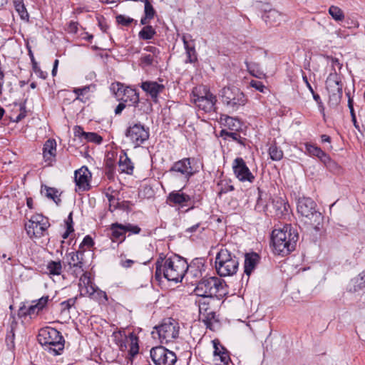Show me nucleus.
Instances as JSON below:
<instances>
[{"mask_svg": "<svg viewBox=\"0 0 365 365\" xmlns=\"http://www.w3.org/2000/svg\"><path fill=\"white\" fill-rule=\"evenodd\" d=\"M14 5L16 11L23 20H29V14L24 4L23 0H14Z\"/></svg>", "mask_w": 365, "mask_h": 365, "instance_id": "nucleus-34", "label": "nucleus"}, {"mask_svg": "<svg viewBox=\"0 0 365 365\" xmlns=\"http://www.w3.org/2000/svg\"><path fill=\"white\" fill-rule=\"evenodd\" d=\"M194 292L199 297L205 298L216 297L220 299L225 294L226 290L221 279L212 277L198 282Z\"/></svg>", "mask_w": 365, "mask_h": 365, "instance_id": "nucleus-3", "label": "nucleus"}, {"mask_svg": "<svg viewBox=\"0 0 365 365\" xmlns=\"http://www.w3.org/2000/svg\"><path fill=\"white\" fill-rule=\"evenodd\" d=\"M56 154V143L53 139L46 141L43 148V157L46 165H51L55 160Z\"/></svg>", "mask_w": 365, "mask_h": 365, "instance_id": "nucleus-19", "label": "nucleus"}, {"mask_svg": "<svg viewBox=\"0 0 365 365\" xmlns=\"http://www.w3.org/2000/svg\"><path fill=\"white\" fill-rule=\"evenodd\" d=\"M239 267V262L235 255L227 249H221L215 257V269L220 277L234 275Z\"/></svg>", "mask_w": 365, "mask_h": 365, "instance_id": "nucleus-5", "label": "nucleus"}, {"mask_svg": "<svg viewBox=\"0 0 365 365\" xmlns=\"http://www.w3.org/2000/svg\"><path fill=\"white\" fill-rule=\"evenodd\" d=\"M190 200V196L181 192L180 190L171 192L167 197V202L170 205H179L181 206L187 205Z\"/></svg>", "mask_w": 365, "mask_h": 365, "instance_id": "nucleus-23", "label": "nucleus"}, {"mask_svg": "<svg viewBox=\"0 0 365 365\" xmlns=\"http://www.w3.org/2000/svg\"><path fill=\"white\" fill-rule=\"evenodd\" d=\"M348 106H349V108L350 110L351 121H352V123L354 124V126L355 127L356 129H357L359 131H360L359 125V123L356 121V118L355 112H354V110L353 101H352V99L350 97H349Z\"/></svg>", "mask_w": 365, "mask_h": 365, "instance_id": "nucleus-44", "label": "nucleus"}, {"mask_svg": "<svg viewBox=\"0 0 365 365\" xmlns=\"http://www.w3.org/2000/svg\"><path fill=\"white\" fill-rule=\"evenodd\" d=\"M81 292H80V295L82 297L88 296L92 298L93 295L96 294V290L98 289L97 287L93 284L92 281L91 280V284L88 285L86 287L82 288Z\"/></svg>", "mask_w": 365, "mask_h": 365, "instance_id": "nucleus-39", "label": "nucleus"}, {"mask_svg": "<svg viewBox=\"0 0 365 365\" xmlns=\"http://www.w3.org/2000/svg\"><path fill=\"white\" fill-rule=\"evenodd\" d=\"M84 139L88 142L95 143L96 144H100L103 140L102 137L96 133H86Z\"/></svg>", "mask_w": 365, "mask_h": 365, "instance_id": "nucleus-45", "label": "nucleus"}, {"mask_svg": "<svg viewBox=\"0 0 365 365\" xmlns=\"http://www.w3.org/2000/svg\"><path fill=\"white\" fill-rule=\"evenodd\" d=\"M91 178V173L85 166L75 171L76 191L80 192L88 190L90 187L89 182Z\"/></svg>", "mask_w": 365, "mask_h": 365, "instance_id": "nucleus-15", "label": "nucleus"}, {"mask_svg": "<svg viewBox=\"0 0 365 365\" xmlns=\"http://www.w3.org/2000/svg\"><path fill=\"white\" fill-rule=\"evenodd\" d=\"M179 331L178 322L174 319L168 318L159 326L155 327L151 335L154 339H159L161 344H167L178 337Z\"/></svg>", "mask_w": 365, "mask_h": 365, "instance_id": "nucleus-7", "label": "nucleus"}, {"mask_svg": "<svg viewBox=\"0 0 365 365\" xmlns=\"http://www.w3.org/2000/svg\"><path fill=\"white\" fill-rule=\"evenodd\" d=\"M214 347L213 361L215 365H228L230 361L229 352L217 339L212 341Z\"/></svg>", "mask_w": 365, "mask_h": 365, "instance_id": "nucleus-16", "label": "nucleus"}, {"mask_svg": "<svg viewBox=\"0 0 365 365\" xmlns=\"http://www.w3.org/2000/svg\"><path fill=\"white\" fill-rule=\"evenodd\" d=\"M306 150L311 155L316 156L318 158H321L324 153L320 148L311 144L306 145Z\"/></svg>", "mask_w": 365, "mask_h": 365, "instance_id": "nucleus-42", "label": "nucleus"}, {"mask_svg": "<svg viewBox=\"0 0 365 365\" xmlns=\"http://www.w3.org/2000/svg\"><path fill=\"white\" fill-rule=\"evenodd\" d=\"M247 68L249 71V72L254 76L260 78L261 76L262 75V73L259 71L258 70L256 71L255 69V64H250L246 62Z\"/></svg>", "mask_w": 365, "mask_h": 365, "instance_id": "nucleus-54", "label": "nucleus"}, {"mask_svg": "<svg viewBox=\"0 0 365 365\" xmlns=\"http://www.w3.org/2000/svg\"><path fill=\"white\" fill-rule=\"evenodd\" d=\"M250 86L262 93L264 92V89L265 88V86L261 81L256 80H252L250 81Z\"/></svg>", "mask_w": 365, "mask_h": 365, "instance_id": "nucleus-56", "label": "nucleus"}, {"mask_svg": "<svg viewBox=\"0 0 365 365\" xmlns=\"http://www.w3.org/2000/svg\"><path fill=\"white\" fill-rule=\"evenodd\" d=\"M184 47L186 50L187 60L186 62L193 63L197 61V54L194 46H190L185 37H182Z\"/></svg>", "mask_w": 365, "mask_h": 365, "instance_id": "nucleus-31", "label": "nucleus"}, {"mask_svg": "<svg viewBox=\"0 0 365 365\" xmlns=\"http://www.w3.org/2000/svg\"><path fill=\"white\" fill-rule=\"evenodd\" d=\"M298 238L297 232L291 225L274 229L271 237L274 252L282 256L289 254L295 249Z\"/></svg>", "mask_w": 365, "mask_h": 365, "instance_id": "nucleus-2", "label": "nucleus"}, {"mask_svg": "<svg viewBox=\"0 0 365 365\" xmlns=\"http://www.w3.org/2000/svg\"><path fill=\"white\" fill-rule=\"evenodd\" d=\"M218 185L221 186L220 190L219 192V195H221L222 193H226L228 191H232L234 190L233 185H229L226 182L225 185L223 184V181H222L220 183L218 184Z\"/></svg>", "mask_w": 365, "mask_h": 365, "instance_id": "nucleus-57", "label": "nucleus"}, {"mask_svg": "<svg viewBox=\"0 0 365 365\" xmlns=\"http://www.w3.org/2000/svg\"><path fill=\"white\" fill-rule=\"evenodd\" d=\"M62 264L61 261H49L46 264V272L49 275H60L62 272Z\"/></svg>", "mask_w": 365, "mask_h": 365, "instance_id": "nucleus-30", "label": "nucleus"}, {"mask_svg": "<svg viewBox=\"0 0 365 365\" xmlns=\"http://www.w3.org/2000/svg\"><path fill=\"white\" fill-rule=\"evenodd\" d=\"M110 90L115 93L117 98H120L123 102H129L130 106H137L139 102V96L135 89L130 87H125L123 84L117 82L110 86Z\"/></svg>", "mask_w": 365, "mask_h": 365, "instance_id": "nucleus-10", "label": "nucleus"}, {"mask_svg": "<svg viewBox=\"0 0 365 365\" xmlns=\"http://www.w3.org/2000/svg\"><path fill=\"white\" fill-rule=\"evenodd\" d=\"M312 94L313 96L314 100L317 102V103L318 105L319 109L321 111H323L324 108V105L321 100L320 96L317 93H315L314 91H313V93H312Z\"/></svg>", "mask_w": 365, "mask_h": 365, "instance_id": "nucleus-59", "label": "nucleus"}, {"mask_svg": "<svg viewBox=\"0 0 365 365\" xmlns=\"http://www.w3.org/2000/svg\"><path fill=\"white\" fill-rule=\"evenodd\" d=\"M328 59L330 60L331 66L334 68V72H336L335 67H337L339 70L341 68L342 65L340 63L338 58H333V57H328Z\"/></svg>", "mask_w": 365, "mask_h": 365, "instance_id": "nucleus-60", "label": "nucleus"}, {"mask_svg": "<svg viewBox=\"0 0 365 365\" xmlns=\"http://www.w3.org/2000/svg\"><path fill=\"white\" fill-rule=\"evenodd\" d=\"M329 13L335 21H340L344 19L343 11L338 6H331L329 9Z\"/></svg>", "mask_w": 365, "mask_h": 365, "instance_id": "nucleus-38", "label": "nucleus"}, {"mask_svg": "<svg viewBox=\"0 0 365 365\" xmlns=\"http://www.w3.org/2000/svg\"><path fill=\"white\" fill-rule=\"evenodd\" d=\"M111 238L113 241L120 240L122 242L125 240V228L124 225L115 222L110 225Z\"/></svg>", "mask_w": 365, "mask_h": 365, "instance_id": "nucleus-25", "label": "nucleus"}, {"mask_svg": "<svg viewBox=\"0 0 365 365\" xmlns=\"http://www.w3.org/2000/svg\"><path fill=\"white\" fill-rule=\"evenodd\" d=\"M93 239L87 235L84 237L82 243L81 244V245H83V246H86L88 247H91V246H93Z\"/></svg>", "mask_w": 365, "mask_h": 365, "instance_id": "nucleus-62", "label": "nucleus"}, {"mask_svg": "<svg viewBox=\"0 0 365 365\" xmlns=\"http://www.w3.org/2000/svg\"><path fill=\"white\" fill-rule=\"evenodd\" d=\"M343 93H329V103L331 106H336L341 101Z\"/></svg>", "mask_w": 365, "mask_h": 365, "instance_id": "nucleus-46", "label": "nucleus"}, {"mask_svg": "<svg viewBox=\"0 0 365 365\" xmlns=\"http://www.w3.org/2000/svg\"><path fill=\"white\" fill-rule=\"evenodd\" d=\"M77 300V297L70 298L66 301H63L61 303V306L62 307V310H69L71 307H73Z\"/></svg>", "mask_w": 365, "mask_h": 365, "instance_id": "nucleus-49", "label": "nucleus"}, {"mask_svg": "<svg viewBox=\"0 0 365 365\" xmlns=\"http://www.w3.org/2000/svg\"><path fill=\"white\" fill-rule=\"evenodd\" d=\"M125 232H131L133 234H138L140 232V228L137 225H133L132 224L124 225Z\"/></svg>", "mask_w": 365, "mask_h": 365, "instance_id": "nucleus-52", "label": "nucleus"}, {"mask_svg": "<svg viewBox=\"0 0 365 365\" xmlns=\"http://www.w3.org/2000/svg\"><path fill=\"white\" fill-rule=\"evenodd\" d=\"M125 135L135 147H138L148 140L149 128L140 123H134L127 128Z\"/></svg>", "mask_w": 365, "mask_h": 365, "instance_id": "nucleus-12", "label": "nucleus"}, {"mask_svg": "<svg viewBox=\"0 0 365 365\" xmlns=\"http://www.w3.org/2000/svg\"><path fill=\"white\" fill-rule=\"evenodd\" d=\"M48 227V223L36 224V222H34V220H29L25 225L26 232L31 238L41 237L43 235Z\"/></svg>", "mask_w": 365, "mask_h": 365, "instance_id": "nucleus-18", "label": "nucleus"}, {"mask_svg": "<svg viewBox=\"0 0 365 365\" xmlns=\"http://www.w3.org/2000/svg\"><path fill=\"white\" fill-rule=\"evenodd\" d=\"M269 155L272 160L278 161L283 158V152L275 144L271 145L269 148Z\"/></svg>", "mask_w": 365, "mask_h": 365, "instance_id": "nucleus-37", "label": "nucleus"}, {"mask_svg": "<svg viewBox=\"0 0 365 365\" xmlns=\"http://www.w3.org/2000/svg\"><path fill=\"white\" fill-rule=\"evenodd\" d=\"M282 14L275 9L268 11L265 16V21L270 25L279 24L282 20Z\"/></svg>", "mask_w": 365, "mask_h": 365, "instance_id": "nucleus-32", "label": "nucleus"}, {"mask_svg": "<svg viewBox=\"0 0 365 365\" xmlns=\"http://www.w3.org/2000/svg\"><path fill=\"white\" fill-rule=\"evenodd\" d=\"M232 168L236 178L241 182H252L255 176L250 172L245 160L241 158H236L232 165Z\"/></svg>", "mask_w": 365, "mask_h": 365, "instance_id": "nucleus-14", "label": "nucleus"}, {"mask_svg": "<svg viewBox=\"0 0 365 365\" xmlns=\"http://www.w3.org/2000/svg\"><path fill=\"white\" fill-rule=\"evenodd\" d=\"M91 278L88 275V274L86 272L83 273L80 279H79V282H78V288H79V291L80 292H81V289H83L82 288L83 287H86L88 285H89L91 284Z\"/></svg>", "mask_w": 365, "mask_h": 365, "instance_id": "nucleus-47", "label": "nucleus"}, {"mask_svg": "<svg viewBox=\"0 0 365 365\" xmlns=\"http://www.w3.org/2000/svg\"><path fill=\"white\" fill-rule=\"evenodd\" d=\"M156 34V31L152 26H145L138 33V37L142 40H150Z\"/></svg>", "mask_w": 365, "mask_h": 365, "instance_id": "nucleus-33", "label": "nucleus"}, {"mask_svg": "<svg viewBox=\"0 0 365 365\" xmlns=\"http://www.w3.org/2000/svg\"><path fill=\"white\" fill-rule=\"evenodd\" d=\"M142 89L150 96L153 100L156 102L158 96L161 93L165 87L155 81H145L141 84Z\"/></svg>", "mask_w": 365, "mask_h": 365, "instance_id": "nucleus-20", "label": "nucleus"}, {"mask_svg": "<svg viewBox=\"0 0 365 365\" xmlns=\"http://www.w3.org/2000/svg\"><path fill=\"white\" fill-rule=\"evenodd\" d=\"M319 159L326 165H329L331 163L330 157L324 152Z\"/></svg>", "mask_w": 365, "mask_h": 365, "instance_id": "nucleus-63", "label": "nucleus"}, {"mask_svg": "<svg viewBox=\"0 0 365 365\" xmlns=\"http://www.w3.org/2000/svg\"><path fill=\"white\" fill-rule=\"evenodd\" d=\"M41 310L35 304L31 305L29 307L26 306L21 307L18 312L19 317H29L30 319L35 318Z\"/></svg>", "mask_w": 365, "mask_h": 365, "instance_id": "nucleus-27", "label": "nucleus"}, {"mask_svg": "<svg viewBox=\"0 0 365 365\" xmlns=\"http://www.w3.org/2000/svg\"><path fill=\"white\" fill-rule=\"evenodd\" d=\"M48 302V296H43L34 302H36L35 305L41 311L46 307Z\"/></svg>", "mask_w": 365, "mask_h": 365, "instance_id": "nucleus-53", "label": "nucleus"}, {"mask_svg": "<svg viewBox=\"0 0 365 365\" xmlns=\"http://www.w3.org/2000/svg\"><path fill=\"white\" fill-rule=\"evenodd\" d=\"M127 342L130 343V353L132 356H134L138 353V338L133 333L129 334L128 336L126 337Z\"/></svg>", "mask_w": 365, "mask_h": 365, "instance_id": "nucleus-35", "label": "nucleus"}, {"mask_svg": "<svg viewBox=\"0 0 365 365\" xmlns=\"http://www.w3.org/2000/svg\"><path fill=\"white\" fill-rule=\"evenodd\" d=\"M91 86H87L82 88H74L73 92L77 95L76 100L80 99V96L83 95L85 93L90 91Z\"/></svg>", "mask_w": 365, "mask_h": 365, "instance_id": "nucleus-55", "label": "nucleus"}, {"mask_svg": "<svg viewBox=\"0 0 365 365\" xmlns=\"http://www.w3.org/2000/svg\"><path fill=\"white\" fill-rule=\"evenodd\" d=\"M355 283L354 291L356 292L365 287V270L359 274L357 277L354 279Z\"/></svg>", "mask_w": 365, "mask_h": 365, "instance_id": "nucleus-40", "label": "nucleus"}, {"mask_svg": "<svg viewBox=\"0 0 365 365\" xmlns=\"http://www.w3.org/2000/svg\"><path fill=\"white\" fill-rule=\"evenodd\" d=\"M78 31V24L76 22H70L68 26V31L70 33H76Z\"/></svg>", "mask_w": 365, "mask_h": 365, "instance_id": "nucleus-64", "label": "nucleus"}, {"mask_svg": "<svg viewBox=\"0 0 365 365\" xmlns=\"http://www.w3.org/2000/svg\"><path fill=\"white\" fill-rule=\"evenodd\" d=\"M329 93H343L342 83L336 72L331 73L326 81Z\"/></svg>", "mask_w": 365, "mask_h": 365, "instance_id": "nucleus-21", "label": "nucleus"}, {"mask_svg": "<svg viewBox=\"0 0 365 365\" xmlns=\"http://www.w3.org/2000/svg\"><path fill=\"white\" fill-rule=\"evenodd\" d=\"M83 264H73L68 267V272L75 277H77L82 271Z\"/></svg>", "mask_w": 365, "mask_h": 365, "instance_id": "nucleus-51", "label": "nucleus"}, {"mask_svg": "<svg viewBox=\"0 0 365 365\" xmlns=\"http://www.w3.org/2000/svg\"><path fill=\"white\" fill-rule=\"evenodd\" d=\"M259 256L255 253H247L245 257V273L250 275L259 262Z\"/></svg>", "mask_w": 365, "mask_h": 365, "instance_id": "nucleus-24", "label": "nucleus"}, {"mask_svg": "<svg viewBox=\"0 0 365 365\" xmlns=\"http://www.w3.org/2000/svg\"><path fill=\"white\" fill-rule=\"evenodd\" d=\"M116 21L118 24H121L122 26H128L132 22L134 21V19L130 17L120 14V15L116 16Z\"/></svg>", "mask_w": 365, "mask_h": 365, "instance_id": "nucleus-48", "label": "nucleus"}, {"mask_svg": "<svg viewBox=\"0 0 365 365\" xmlns=\"http://www.w3.org/2000/svg\"><path fill=\"white\" fill-rule=\"evenodd\" d=\"M191 158H185L180 160L172 165L169 170V173L180 176L184 181L187 182L195 171L191 165Z\"/></svg>", "mask_w": 365, "mask_h": 365, "instance_id": "nucleus-13", "label": "nucleus"}, {"mask_svg": "<svg viewBox=\"0 0 365 365\" xmlns=\"http://www.w3.org/2000/svg\"><path fill=\"white\" fill-rule=\"evenodd\" d=\"M155 277L157 280H160L163 277L168 281L180 282L185 277L187 269V261L178 256L174 255L169 258H159L155 262Z\"/></svg>", "mask_w": 365, "mask_h": 365, "instance_id": "nucleus-1", "label": "nucleus"}, {"mask_svg": "<svg viewBox=\"0 0 365 365\" xmlns=\"http://www.w3.org/2000/svg\"><path fill=\"white\" fill-rule=\"evenodd\" d=\"M192 101L199 108L206 113L215 112L217 102L216 96L205 86H199L192 90Z\"/></svg>", "mask_w": 365, "mask_h": 365, "instance_id": "nucleus-8", "label": "nucleus"}, {"mask_svg": "<svg viewBox=\"0 0 365 365\" xmlns=\"http://www.w3.org/2000/svg\"><path fill=\"white\" fill-rule=\"evenodd\" d=\"M41 192L46 197L53 200L56 203V205H59L61 201L59 197L58 190L54 187H50L46 185L42 186Z\"/></svg>", "mask_w": 365, "mask_h": 365, "instance_id": "nucleus-29", "label": "nucleus"}, {"mask_svg": "<svg viewBox=\"0 0 365 365\" xmlns=\"http://www.w3.org/2000/svg\"><path fill=\"white\" fill-rule=\"evenodd\" d=\"M150 357L155 365H174L177 361L175 354L162 346L152 348Z\"/></svg>", "mask_w": 365, "mask_h": 365, "instance_id": "nucleus-11", "label": "nucleus"}, {"mask_svg": "<svg viewBox=\"0 0 365 365\" xmlns=\"http://www.w3.org/2000/svg\"><path fill=\"white\" fill-rule=\"evenodd\" d=\"M159 63V56L151 54L142 53L140 58V66L142 68L148 66L156 67Z\"/></svg>", "mask_w": 365, "mask_h": 365, "instance_id": "nucleus-28", "label": "nucleus"}, {"mask_svg": "<svg viewBox=\"0 0 365 365\" xmlns=\"http://www.w3.org/2000/svg\"><path fill=\"white\" fill-rule=\"evenodd\" d=\"M118 166L121 173L131 175L133 172V163L125 153L120 156Z\"/></svg>", "mask_w": 365, "mask_h": 365, "instance_id": "nucleus-26", "label": "nucleus"}, {"mask_svg": "<svg viewBox=\"0 0 365 365\" xmlns=\"http://www.w3.org/2000/svg\"><path fill=\"white\" fill-rule=\"evenodd\" d=\"M31 61L33 63V69L35 73L41 78L46 79L47 77V73L43 71L40 67L38 66L37 63L35 61L33 54L30 52Z\"/></svg>", "mask_w": 365, "mask_h": 365, "instance_id": "nucleus-43", "label": "nucleus"}, {"mask_svg": "<svg viewBox=\"0 0 365 365\" xmlns=\"http://www.w3.org/2000/svg\"><path fill=\"white\" fill-rule=\"evenodd\" d=\"M221 120H224L225 125L230 130H237L240 128V122L237 118L226 115L224 118H221Z\"/></svg>", "mask_w": 365, "mask_h": 365, "instance_id": "nucleus-36", "label": "nucleus"}, {"mask_svg": "<svg viewBox=\"0 0 365 365\" xmlns=\"http://www.w3.org/2000/svg\"><path fill=\"white\" fill-rule=\"evenodd\" d=\"M92 298L99 300L101 299L102 298H103L105 300L108 299L106 292L100 290L98 288L96 290V294L93 295Z\"/></svg>", "mask_w": 365, "mask_h": 365, "instance_id": "nucleus-61", "label": "nucleus"}, {"mask_svg": "<svg viewBox=\"0 0 365 365\" xmlns=\"http://www.w3.org/2000/svg\"><path fill=\"white\" fill-rule=\"evenodd\" d=\"M297 212L305 219V222L309 224L314 229L318 230L323 217L317 209L316 202L310 197L299 198L297 202Z\"/></svg>", "mask_w": 365, "mask_h": 365, "instance_id": "nucleus-4", "label": "nucleus"}, {"mask_svg": "<svg viewBox=\"0 0 365 365\" xmlns=\"http://www.w3.org/2000/svg\"><path fill=\"white\" fill-rule=\"evenodd\" d=\"M200 315L202 322L206 324L207 328L212 329L213 322H217L216 314L210 308L205 307V304L200 305L199 307Z\"/></svg>", "mask_w": 365, "mask_h": 365, "instance_id": "nucleus-22", "label": "nucleus"}, {"mask_svg": "<svg viewBox=\"0 0 365 365\" xmlns=\"http://www.w3.org/2000/svg\"><path fill=\"white\" fill-rule=\"evenodd\" d=\"M220 134H221V136L231 138L234 140H236L238 143H240V144H243L242 140L240 139V135L237 133H235V132H228V131H227L225 130H222Z\"/></svg>", "mask_w": 365, "mask_h": 365, "instance_id": "nucleus-50", "label": "nucleus"}, {"mask_svg": "<svg viewBox=\"0 0 365 365\" xmlns=\"http://www.w3.org/2000/svg\"><path fill=\"white\" fill-rule=\"evenodd\" d=\"M219 97L225 106L233 110L243 106L247 102V98L243 92L235 86L222 88L219 92Z\"/></svg>", "mask_w": 365, "mask_h": 365, "instance_id": "nucleus-9", "label": "nucleus"}, {"mask_svg": "<svg viewBox=\"0 0 365 365\" xmlns=\"http://www.w3.org/2000/svg\"><path fill=\"white\" fill-rule=\"evenodd\" d=\"M38 341L42 345L47 347L53 355L60 354V351L64 348V340L61 334L56 329L46 327L41 329L38 334Z\"/></svg>", "mask_w": 365, "mask_h": 365, "instance_id": "nucleus-6", "label": "nucleus"}, {"mask_svg": "<svg viewBox=\"0 0 365 365\" xmlns=\"http://www.w3.org/2000/svg\"><path fill=\"white\" fill-rule=\"evenodd\" d=\"M144 51L149 52V54L158 56L160 54V51L158 48L153 46H148L144 48Z\"/></svg>", "mask_w": 365, "mask_h": 365, "instance_id": "nucleus-58", "label": "nucleus"}, {"mask_svg": "<svg viewBox=\"0 0 365 365\" xmlns=\"http://www.w3.org/2000/svg\"><path fill=\"white\" fill-rule=\"evenodd\" d=\"M204 264L201 259L193 260L190 264H187V269L185 276L187 279L191 280V282H197L202 276V269Z\"/></svg>", "mask_w": 365, "mask_h": 365, "instance_id": "nucleus-17", "label": "nucleus"}, {"mask_svg": "<svg viewBox=\"0 0 365 365\" xmlns=\"http://www.w3.org/2000/svg\"><path fill=\"white\" fill-rule=\"evenodd\" d=\"M79 255H82V254H79L77 252H70L67 255V257H68V266L70 267L73 264H83L82 259L79 257Z\"/></svg>", "mask_w": 365, "mask_h": 365, "instance_id": "nucleus-41", "label": "nucleus"}]
</instances>
